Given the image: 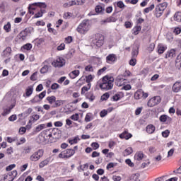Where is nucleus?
I'll return each mask as SVG.
<instances>
[{"label": "nucleus", "instance_id": "obj_1", "mask_svg": "<svg viewBox=\"0 0 181 181\" xmlns=\"http://www.w3.org/2000/svg\"><path fill=\"white\" fill-rule=\"evenodd\" d=\"M99 87L102 90H112V87H114V77L104 76Z\"/></svg>", "mask_w": 181, "mask_h": 181}, {"label": "nucleus", "instance_id": "obj_2", "mask_svg": "<svg viewBox=\"0 0 181 181\" xmlns=\"http://www.w3.org/2000/svg\"><path fill=\"white\" fill-rule=\"evenodd\" d=\"M37 8H40V9H46L47 8V4L45 2H35L30 4L28 8L29 13L35 15V11H36Z\"/></svg>", "mask_w": 181, "mask_h": 181}, {"label": "nucleus", "instance_id": "obj_3", "mask_svg": "<svg viewBox=\"0 0 181 181\" xmlns=\"http://www.w3.org/2000/svg\"><path fill=\"white\" fill-rule=\"evenodd\" d=\"M46 100L50 104L52 108H59V107H62L66 103L65 100H57L54 95L48 96L46 98Z\"/></svg>", "mask_w": 181, "mask_h": 181}, {"label": "nucleus", "instance_id": "obj_4", "mask_svg": "<svg viewBox=\"0 0 181 181\" xmlns=\"http://www.w3.org/2000/svg\"><path fill=\"white\" fill-rule=\"evenodd\" d=\"M76 30L78 32V33L82 35H84V33L88 32V30H90V22L88 20L83 21L76 28Z\"/></svg>", "mask_w": 181, "mask_h": 181}, {"label": "nucleus", "instance_id": "obj_5", "mask_svg": "<svg viewBox=\"0 0 181 181\" xmlns=\"http://www.w3.org/2000/svg\"><path fill=\"white\" fill-rule=\"evenodd\" d=\"M45 151L43 149H39L35 151L29 158L30 162H37L41 158L43 157Z\"/></svg>", "mask_w": 181, "mask_h": 181}, {"label": "nucleus", "instance_id": "obj_6", "mask_svg": "<svg viewBox=\"0 0 181 181\" xmlns=\"http://www.w3.org/2000/svg\"><path fill=\"white\" fill-rule=\"evenodd\" d=\"M168 8V4L166 2L160 4L156 7V18H160L163 14V11Z\"/></svg>", "mask_w": 181, "mask_h": 181}, {"label": "nucleus", "instance_id": "obj_7", "mask_svg": "<svg viewBox=\"0 0 181 181\" xmlns=\"http://www.w3.org/2000/svg\"><path fill=\"white\" fill-rule=\"evenodd\" d=\"M74 153H76L74 149L69 148L61 152L58 156L62 159H67L69 158H71Z\"/></svg>", "mask_w": 181, "mask_h": 181}, {"label": "nucleus", "instance_id": "obj_8", "mask_svg": "<svg viewBox=\"0 0 181 181\" xmlns=\"http://www.w3.org/2000/svg\"><path fill=\"white\" fill-rule=\"evenodd\" d=\"M66 64V60L63 57H58L52 62L54 67H63Z\"/></svg>", "mask_w": 181, "mask_h": 181}, {"label": "nucleus", "instance_id": "obj_9", "mask_svg": "<svg viewBox=\"0 0 181 181\" xmlns=\"http://www.w3.org/2000/svg\"><path fill=\"white\" fill-rule=\"evenodd\" d=\"M93 43L97 47H101V46L104 45V35L102 34H96L95 40Z\"/></svg>", "mask_w": 181, "mask_h": 181}, {"label": "nucleus", "instance_id": "obj_10", "mask_svg": "<svg viewBox=\"0 0 181 181\" xmlns=\"http://www.w3.org/2000/svg\"><path fill=\"white\" fill-rule=\"evenodd\" d=\"M160 103V97L155 96L151 98L147 103L148 107H155V105H158Z\"/></svg>", "mask_w": 181, "mask_h": 181}, {"label": "nucleus", "instance_id": "obj_11", "mask_svg": "<svg viewBox=\"0 0 181 181\" xmlns=\"http://www.w3.org/2000/svg\"><path fill=\"white\" fill-rule=\"evenodd\" d=\"M125 83H127V79H125V78H124L123 75H119L115 81V84L116 86H117L118 87H122V86H124V84H125Z\"/></svg>", "mask_w": 181, "mask_h": 181}, {"label": "nucleus", "instance_id": "obj_12", "mask_svg": "<svg viewBox=\"0 0 181 181\" xmlns=\"http://www.w3.org/2000/svg\"><path fill=\"white\" fill-rule=\"evenodd\" d=\"M117 62V55L115 54H110L106 57V63L108 64H114Z\"/></svg>", "mask_w": 181, "mask_h": 181}, {"label": "nucleus", "instance_id": "obj_13", "mask_svg": "<svg viewBox=\"0 0 181 181\" xmlns=\"http://www.w3.org/2000/svg\"><path fill=\"white\" fill-rule=\"evenodd\" d=\"M173 57H176V49H171L165 53V59L172 60V59H173Z\"/></svg>", "mask_w": 181, "mask_h": 181}, {"label": "nucleus", "instance_id": "obj_14", "mask_svg": "<svg viewBox=\"0 0 181 181\" xmlns=\"http://www.w3.org/2000/svg\"><path fill=\"white\" fill-rule=\"evenodd\" d=\"M112 22H117V18L113 16L102 20L100 21V25H107V23H111Z\"/></svg>", "mask_w": 181, "mask_h": 181}, {"label": "nucleus", "instance_id": "obj_15", "mask_svg": "<svg viewBox=\"0 0 181 181\" xmlns=\"http://www.w3.org/2000/svg\"><path fill=\"white\" fill-rule=\"evenodd\" d=\"M52 162V157H48L46 159L43 160L39 163V168L40 169H42V168H45V166H47L49 163H51Z\"/></svg>", "mask_w": 181, "mask_h": 181}, {"label": "nucleus", "instance_id": "obj_16", "mask_svg": "<svg viewBox=\"0 0 181 181\" xmlns=\"http://www.w3.org/2000/svg\"><path fill=\"white\" fill-rule=\"evenodd\" d=\"M15 107V103L11 104L9 107L4 109V112L1 113L3 117H6L8 114L11 113V111Z\"/></svg>", "mask_w": 181, "mask_h": 181}, {"label": "nucleus", "instance_id": "obj_17", "mask_svg": "<svg viewBox=\"0 0 181 181\" xmlns=\"http://www.w3.org/2000/svg\"><path fill=\"white\" fill-rule=\"evenodd\" d=\"M173 93H180L181 91V81H176L173 86Z\"/></svg>", "mask_w": 181, "mask_h": 181}, {"label": "nucleus", "instance_id": "obj_18", "mask_svg": "<svg viewBox=\"0 0 181 181\" xmlns=\"http://www.w3.org/2000/svg\"><path fill=\"white\" fill-rule=\"evenodd\" d=\"M119 138L121 139H129L130 138H132V135L131 133H128V131H124L122 134H119Z\"/></svg>", "mask_w": 181, "mask_h": 181}, {"label": "nucleus", "instance_id": "obj_19", "mask_svg": "<svg viewBox=\"0 0 181 181\" xmlns=\"http://www.w3.org/2000/svg\"><path fill=\"white\" fill-rule=\"evenodd\" d=\"M145 157V155H144V153L142 151H138L134 155V160H138V162H140V160H142Z\"/></svg>", "mask_w": 181, "mask_h": 181}, {"label": "nucleus", "instance_id": "obj_20", "mask_svg": "<svg viewBox=\"0 0 181 181\" xmlns=\"http://www.w3.org/2000/svg\"><path fill=\"white\" fill-rule=\"evenodd\" d=\"M157 49H158V52L159 53V54H162L165 52L166 49H168V47L166 45H163V44H159L158 45Z\"/></svg>", "mask_w": 181, "mask_h": 181}, {"label": "nucleus", "instance_id": "obj_21", "mask_svg": "<svg viewBox=\"0 0 181 181\" xmlns=\"http://www.w3.org/2000/svg\"><path fill=\"white\" fill-rule=\"evenodd\" d=\"M69 76L70 78H71L72 80H74L76 77H78V76H80V71L79 70L72 71L71 73H69Z\"/></svg>", "mask_w": 181, "mask_h": 181}, {"label": "nucleus", "instance_id": "obj_22", "mask_svg": "<svg viewBox=\"0 0 181 181\" xmlns=\"http://www.w3.org/2000/svg\"><path fill=\"white\" fill-rule=\"evenodd\" d=\"M142 29V27L141 25H136L134 28H133L132 32L133 35H139V32H141Z\"/></svg>", "mask_w": 181, "mask_h": 181}, {"label": "nucleus", "instance_id": "obj_23", "mask_svg": "<svg viewBox=\"0 0 181 181\" xmlns=\"http://www.w3.org/2000/svg\"><path fill=\"white\" fill-rule=\"evenodd\" d=\"M160 121L161 122H166V121L170 122V121H172V119L166 115H163L160 117Z\"/></svg>", "mask_w": 181, "mask_h": 181}, {"label": "nucleus", "instance_id": "obj_24", "mask_svg": "<svg viewBox=\"0 0 181 181\" xmlns=\"http://www.w3.org/2000/svg\"><path fill=\"white\" fill-rule=\"evenodd\" d=\"M155 126H153V124H148L146 127V132L148 134H153L155 132Z\"/></svg>", "mask_w": 181, "mask_h": 181}, {"label": "nucleus", "instance_id": "obj_25", "mask_svg": "<svg viewBox=\"0 0 181 181\" xmlns=\"http://www.w3.org/2000/svg\"><path fill=\"white\" fill-rule=\"evenodd\" d=\"M18 37L21 40H26V37H28V32L26 30L21 31L18 35Z\"/></svg>", "mask_w": 181, "mask_h": 181}, {"label": "nucleus", "instance_id": "obj_26", "mask_svg": "<svg viewBox=\"0 0 181 181\" xmlns=\"http://www.w3.org/2000/svg\"><path fill=\"white\" fill-rule=\"evenodd\" d=\"M96 13H104V11H105V8H104V6L101 5L96 6L95 8Z\"/></svg>", "mask_w": 181, "mask_h": 181}, {"label": "nucleus", "instance_id": "obj_27", "mask_svg": "<svg viewBox=\"0 0 181 181\" xmlns=\"http://www.w3.org/2000/svg\"><path fill=\"white\" fill-rule=\"evenodd\" d=\"M31 94H33V86H28L25 90L26 97H30Z\"/></svg>", "mask_w": 181, "mask_h": 181}, {"label": "nucleus", "instance_id": "obj_28", "mask_svg": "<svg viewBox=\"0 0 181 181\" xmlns=\"http://www.w3.org/2000/svg\"><path fill=\"white\" fill-rule=\"evenodd\" d=\"M45 12H46V11L43 10V8H40V10L34 15V18H42V16H43V13H45Z\"/></svg>", "mask_w": 181, "mask_h": 181}, {"label": "nucleus", "instance_id": "obj_29", "mask_svg": "<svg viewBox=\"0 0 181 181\" xmlns=\"http://www.w3.org/2000/svg\"><path fill=\"white\" fill-rule=\"evenodd\" d=\"M132 152H134V150H132V148L131 147H128L127 148H126L124 152H123V155L124 156H128L129 155H131V153H132Z\"/></svg>", "mask_w": 181, "mask_h": 181}, {"label": "nucleus", "instance_id": "obj_30", "mask_svg": "<svg viewBox=\"0 0 181 181\" xmlns=\"http://www.w3.org/2000/svg\"><path fill=\"white\" fill-rule=\"evenodd\" d=\"M45 128H46V124H39L35 127V132H40V131H42V129H45Z\"/></svg>", "mask_w": 181, "mask_h": 181}, {"label": "nucleus", "instance_id": "obj_31", "mask_svg": "<svg viewBox=\"0 0 181 181\" xmlns=\"http://www.w3.org/2000/svg\"><path fill=\"white\" fill-rule=\"evenodd\" d=\"M75 4L76 1H70L64 4L63 6L64 8H70V6H74V5H76Z\"/></svg>", "mask_w": 181, "mask_h": 181}, {"label": "nucleus", "instance_id": "obj_32", "mask_svg": "<svg viewBox=\"0 0 181 181\" xmlns=\"http://www.w3.org/2000/svg\"><path fill=\"white\" fill-rule=\"evenodd\" d=\"M90 88H91V83H88L87 86H83L81 88V94H86V93H87Z\"/></svg>", "mask_w": 181, "mask_h": 181}, {"label": "nucleus", "instance_id": "obj_33", "mask_svg": "<svg viewBox=\"0 0 181 181\" xmlns=\"http://www.w3.org/2000/svg\"><path fill=\"white\" fill-rule=\"evenodd\" d=\"M32 152V147L28 146L23 148V153L25 155H28V153H30Z\"/></svg>", "mask_w": 181, "mask_h": 181}, {"label": "nucleus", "instance_id": "obj_34", "mask_svg": "<svg viewBox=\"0 0 181 181\" xmlns=\"http://www.w3.org/2000/svg\"><path fill=\"white\" fill-rule=\"evenodd\" d=\"M134 98L135 100H140V98H142V90H137L134 93Z\"/></svg>", "mask_w": 181, "mask_h": 181}, {"label": "nucleus", "instance_id": "obj_35", "mask_svg": "<svg viewBox=\"0 0 181 181\" xmlns=\"http://www.w3.org/2000/svg\"><path fill=\"white\" fill-rule=\"evenodd\" d=\"M174 20L177 22H181V12H177L174 15Z\"/></svg>", "mask_w": 181, "mask_h": 181}, {"label": "nucleus", "instance_id": "obj_36", "mask_svg": "<svg viewBox=\"0 0 181 181\" xmlns=\"http://www.w3.org/2000/svg\"><path fill=\"white\" fill-rule=\"evenodd\" d=\"M78 141H80V138H78V136H76L73 139H69V142L70 145H74V144H77V142H78Z\"/></svg>", "mask_w": 181, "mask_h": 181}, {"label": "nucleus", "instance_id": "obj_37", "mask_svg": "<svg viewBox=\"0 0 181 181\" xmlns=\"http://www.w3.org/2000/svg\"><path fill=\"white\" fill-rule=\"evenodd\" d=\"M175 65L178 67V69H181V57L179 55L177 57Z\"/></svg>", "mask_w": 181, "mask_h": 181}, {"label": "nucleus", "instance_id": "obj_38", "mask_svg": "<svg viewBox=\"0 0 181 181\" xmlns=\"http://www.w3.org/2000/svg\"><path fill=\"white\" fill-rule=\"evenodd\" d=\"M47 71H49V66L45 65L41 68L40 73H41V74H45V73H47Z\"/></svg>", "mask_w": 181, "mask_h": 181}, {"label": "nucleus", "instance_id": "obj_39", "mask_svg": "<svg viewBox=\"0 0 181 181\" xmlns=\"http://www.w3.org/2000/svg\"><path fill=\"white\" fill-rule=\"evenodd\" d=\"M94 79V76L93 75H88L86 77V81L88 83V84H91V81Z\"/></svg>", "mask_w": 181, "mask_h": 181}, {"label": "nucleus", "instance_id": "obj_40", "mask_svg": "<svg viewBox=\"0 0 181 181\" xmlns=\"http://www.w3.org/2000/svg\"><path fill=\"white\" fill-rule=\"evenodd\" d=\"M25 142H26V139H25L24 137H21L19 141H16V145L17 146H19V145H23V144H25Z\"/></svg>", "mask_w": 181, "mask_h": 181}, {"label": "nucleus", "instance_id": "obj_41", "mask_svg": "<svg viewBox=\"0 0 181 181\" xmlns=\"http://www.w3.org/2000/svg\"><path fill=\"white\" fill-rule=\"evenodd\" d=\"M4 30L8 33L11 32V23L8 22L4 26Z\"/></svg>", "mask_w": 181, "mask_h": 181}, {"label": "nucleus", "instance_id": "obj_42", "mask_svg": "<svg viewBox=\"0 0 181 181\" xmlns=\"http://www.w3.org/2000/svg\"><path fill=\"white\" fill-rule=\"evenodd\" d=\"M40 101V99L39 98V96L37 95H35L32 100H30L32 104H36V103H39Z\"/></svg>", "mask_w": 181, "mask_h": 181}, {"label": "nucleus", "instance_id": "obj_43", "mask_svg": "<svg viewBox=\"0 0 181 181\" xmlns=\"http://www.w3.org/2000/svg\"><path fill=\"white\" fill-rule=\"evenodd\" d=\"M109 98H110V93H105V94H103V95L101 96L100 100H101L102 101H107V100H108Z\"/></svg>", "mask_w": 181, "mask_h": 181}, {"label": "nucleus", "instance_id": "obj_44", "mask_svg": "<svg viewBox=\"0 0 181 181\" xmlns=\"http://www.w3.org/2000/svg\"><path fill=\"white\" fill-rule=\"evenodd\" d=\"M155 8L154 4H151L149 7H147L144 9L145 13H149Z\"/></svg>", "mask_w": 181, "mask_h": 181}, {"label": "nucleus", "instance_id": "obj_45", "mask_svg": "<svg viewBox=\"0 0 181 181\" xmlns=\"http://www.w3.org/2000/svg\"><path fill=\"white\" fill-rule=\"evenodd\" d=\"M139 53V52H138V49H133V51L132 52V58L136 59Z\"/></svg>", "mask_w": 181, "mask_h": 181}, {"label": "nucleus", "instance_id": "obj_46", "mask_svg": "<svg viewBox=\"0 0 181 181\" xmlns=\"http://www.w3.org/2000/svg\"><path fill=\"white\" fill-rule=\"evenodd\" d=\"M108 114V110H103L102 111H100V117H101V118H104V117H106V115Z\"/></svg>", "mask_w": 181, "mask_h": 181}, {"label": "nucleus", "instance_id": "obj_47", "mask_svg": "<svg viewBox=\"0 0 181 181\" xmlns=\"http://www.w3.org/2000/svg\"><path fill=\"white\" fill-rule=\"evenodd\" d=\"M71 119H72L73 121H78V119L80 118V117L78 116V113H76L75 115H73L70 117Z\"/></svg>", "mask_w": 181, "mask_h": 181}, {"label": "nucleus", "instance_id": "obj_48", "mask_svg": "<svg viewBox=\"0 0 181 181\" xmlns=\"http://www.w3.org/2000/svg\"><path fill=\"white\" fill-rule=\"evenodd\" d=\"M23 49L25 50H30L32 49V44L28 43L23 46Z\"/></svg>", "mask_w": 181, "mask_h": 181}, {"label": "nucleus", "instance_id": "obj_49", "mask_svg": "<svg viewBox=\"0 0 181 181\" xmlns=\"http://www.w3.org/2000/svg\"><path fill=\"white\" fill-rule=\"evenodd\" d=\"M85 71H90L93 72L94 71V67L91 65H88L85 67Z\"/></svg>", "mask_w": 181, "mask_h": 181}, {"label": "nucleus", "instance_id": "obj_50", "mask_svg": "<svg viewBox=\"0 0 181 181\" xmlns=\"http://www.w3.org/2000/svg\"><path fill=\"white\" fill-rule=\"evenodd\" d=\"M16 119H18V117L16 116V115H12L8 117V121H10L11 122H13V121H16Z\"/></svg>", "mask_w": 181, "mask_h": 181}, {"label": "nucleus", "instance_id": "obj_51", "mask_svg": "<svg viewBox=\"0 0 181 181\" xmlns=\"http://www.w3.org/2000/svg\"><path fill=\"white\" fill-rule=\"evenodd\" d=\"M65 43L66 44H70L73 42V37L71 36H68L65 38Z\"/></svg>", "mask_w": 181, "mask_h": 181}, {"label": "nucleus", "instance_id": "obj_52", "mask_svg": "<svg viewBox=\"0 0 181 181\" xmlns=\"http://www.w3.org/2000/svg\"><path fill=\"white\" fill-rule=\"evenodd\" d=\"M37 96H38V98H40V100H43V98L46 97V90L42 91L41 93L37 95Z\"/></svg>", "mask_w": 181, "mask_h": 181}, {"label": "nucleus", "instance_id": "obj_53", "mask_svg": "<svg viewBox=\"0 0 181 181\" xmlns=\"http://www.w3.org/2000/svg\"><path fill=\"white\" fill-rule=\"evenodd\" d=\"M16 165H15V164H11V165H8V166H7V167L6 168V170L7 172H11V170H12V169H14V168H16Z\"/></svg>", "mask_w": 181, "mask_h": 181}, {"label": "nucleus", "instance_id": "obj_54", "mask_svg": "<svg viewBox=\"0 0 181 181\" xmlns=\"http://www.w3.org/2000/svg\"><path fill=\"white\" fill-rule=\"evenodd\" d=\"M129 64L130 66H135L136 64V58H132L130 60H129Z\"/></svg>", "mask_w": 181, "mask_h": 181}, {"label": "nucleus", "instance_id": "obj_55", "mask_svg": "<svg viewBox=\"0 0 181 181\" xmlns=\"http://www.w3.org/2000/svg\"><path fill=\"white\" fill-rule=\"evenodd\" d=\"M169 134H170V132H169V130H165L162 132V136H163V138H168V136H169Z\"/></svg>", "mask_w": 181, "mask_h": 181}, {"label": "nucleus", "instance_id": "obj_56", "mask_svg": "<svg viewBox=\"0 0 181 181\" xmlns=\"http://www.w3.org/2000/svg\"><path fill=\"white\" fill-rule=\"evenodd\" d=\"M29 166L28 163L24 164L20 168L21 172H25L26 169H28V167Z\"/></svg>", "mask_w": 181, "mask_h": 181}, {"label": "nucleus", "instance_id": "obj_57", "mask_svg": "<svg viewBox=\"0 0 181 181\" xmlns=\"http://www.w3.org/2000/svg\"><path fill=\"white\" fill-rule=\"evenodd\" d=\"M113 101H118L121 99V95L117 93L112 97Z\"/></svg>", "mask_w": 181, "mask_h": 181}, {"label": "nucleus", "instance_id": "obj_58", "mask_svg": "<svg viewBox=\"0 0 181 181\" xmlns=\"http://www.w3.org/2000/svg\"><path fill=\"white\" fill-rule=\"evenodd\" d=\"M116 145L115 141H110L109 144H108V146L110 149H112V148H114Z\"/></svg>", "mask_w": 181, "mask_h": 181}, {"label": "nucleus", "instance_id": "obj_59", "mask_svg": "<svg viewBox=\"0 0 181 181\" xmlns=\"http://www.w3.org/2000/svg\"><path fill=\"white\" fill-rule=\"evenodd\" d=\"M11 52H12V49L11 48V47H8L5 49V50L4 51V54H9L11 53Z\"/></svg>", "mask_w": 181, "mask_h": 181}, {"label": "nucleus", "instance_id": "obj_60", "mask_svg": "<svg viewBox=\"0 0 181 181\" xmlns=\"http://www.w3.org/2000/svg\"><path fill=\"white\" fill-rule=\"evenodd\" d=\"M54 127H63V122L62 121H57L54 123Z\"/></svg>", "mask_w": 181, "mask_h": 181}, {"label": "nucleus", "instance_id": "obj_61", "mask_svg": "<svg viewBox=\"0 0 181 181\" xmlns=\"http://www.w3.org/2000/svg\"><path fill=\"white\" fill-rule=\"evenodd\" d=\"M66 48V45L64 43H62L59 46L57 47V50L61 51V50H64Z\"/></svg>", "mask_w": 181, "mask_h": 181}, {"label": "nucleus", "instance_id": "obj_62", "mask_svg": "<svg viewBox=\"0 0 181 181\" xmlns=\"http://www.w3.org/2000/svg\"><path fill=\"white\" fill-rule=\"evenodd\" d=\"M91 146L95 151L100 148V144L98 143H92Z\"/></svg>", "mask_w": 181, "mask_h": 181}, {"label": "nucleus", "instance_id": "obj_63", "mask_svg": "<svg viewBox=\"0 0 181 181\" xmlns=\"http://www.w3.org/2000/svg\"><path fill=\"white\" fill-rule=\"evenodd\" d=\"M124 26L125 28H127V29H129L130 28H132V23L129 21H126L124 23Z\"/></svg>", "mask_w": 181, "mask_h": 181}, {"label": "nucleus", "instance_id": "obj_64", "mask_svg": "<svg viewBox=\"0 0 181 181\" xmlns=\"http://www.w3.org/2000/svg\"><path fill=\"white\" fill-rule=\"evenodd\" d=\"M112 179L114 181H120L122 178H121V176L113 175Z\"/></svg>", "mask_w": 181, "mask_h": 181}]
</instances>
